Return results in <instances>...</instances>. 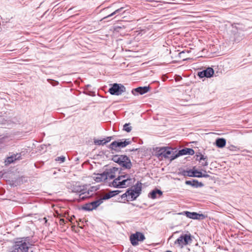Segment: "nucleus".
Returning a JSON list of instances; mask_svg holds the SVG:
<instances>
[{
	"label": "nucleus",
	"instance_id": "nucleus-1",
	"mask_svg": "<svg viewBox=\"0 0 252 252\" xmlns=\"http://www.w3.org/2000/svg\"><path fill=\"white\" fill-rule=\"evenodd\" d=\"M33 241L30 236L15 238L12 245L9 248L8 252H29L33 246Z\"/></svg>",
	"mask_w": 252,
	"mask_h": 252
},
{
	"label": "nucleus",
	"instance_id": "nucleus-2",
	"mask_svg": "<svg viewBox=\"0 0 252 252\" xmlns=\"http://www.w3.org/2000/svg\"><path fill=\"white\" fill-rule=\"evenodd\" d=\"M112 160L125 169H130L132 167L130 159L126 155H114L112 157Z\"/></svg>",
	"mask_w": 252,
	"mask_h": 252
},
{
	"label": "nucleus",
	"instance_id": "nucleus-3",
	"mask_svg": "<svg viewBox=\"0 0 252 252\" xmlns=\"http://www.w3.org/2000/svg\"><path fill=\"white\" fill-rule=\"evenodd\" d=\"M173 150V149L170 147H162L160 149L156 156L159 159L160 158H164L165 159H170V161H171L173 160H171L172 156L176 154Z\"/></svg>",
	"mask_w": 252,
	"mask_h": 252
},
{
	"label": "nucleus",
	"instance_id": "nucleus-4",
	"mask_svg": "<svg viewBox=\"0 0 252 252\" xmlns=\"http://www.w3.org/2000/svg\"><path fill=\"white\" fill-rule=\"evenodd\" d=\"M87 187V185H84L83 186H75L73 187L72 191L79 193L78 198H76V200L78 202H80L81 201L84 200L87 198V196L86 195Z\"/></svg>",
	"mask_w": 252,
	"mask_h": 252
},
{
	"label": "nucleus",
	"instance_id": "nucleus-5",
	"mask_svg": "<svg viewBox=\"0 0 252 252\" xmlns=\"http://www.w3.org/2000/svg\"><path fill=\"white\" fill-rule=\"evenodd\" d=\"M192 239L190 234H184L181 235L174 242L175 245L183 248L184 246L189 245L192 242Z\"/></svg>",
	"mask_w": 252,
	"mask_h": 252
},
{
	"label": "nucleus",
	"instance_id": "nucleus-6",
	"mask_svg": "<svg viewBox=\"0 0 252 252\" xmlns=\"http://www.w3.org/2000/svg\"><path fill=\"white\" fill-rule=\"evenodd\" d=\"M126 91V87L121 84L114 83L109 89L111 94L120 95Z\"/></svg>",
	"mask_w": 252,
	"mask_h": 252
},
{
	"label": "nucleus",
	"instance_id": "nucleus-7",
	"mask_svg": "<svg viewBox=\"0 0 252 252\" xmlns=\"http://www.w3.org/2000/svg\"><path fill=\"white\" fill-rule=\"evenodd\" d=\"M130 243L133 246L139 245V242H143L145 239L144 235L140 232L131 234L129 237Z\"/></svg>",
	"mask_w": 252,
	"mask_h": 252
},
{
	"label": "nucleus",
	"instance_id": "nucleus-8",
	"mask_svg": "<svg viewBox=\"0 0 252 252\" xmlns=\"http://www.w3.org/2000/svg\"><path fill=\"white\" fill-rule=\"evenodd\" d=\"M115 178L112 182V186L116 188H124L130 186L132 182L130 181L129 179H124L121 180H117Z\"/></svg>",
	"mask_w": 252,
	"mask_h": 252
},
{
	"label": "nucleus",
	"instance_id": "nucleus-9",
	"mask_svg": "<svg viewBox=\"0 0 252 252\" xmlns=\"http://www.w3.org/2000/svg\"><path fill=\"white\" fill-rule=\"evenodd\" d=\"M181 214L186 216L187 218L193 220H202L205 219L206 216L202 214H198L196 212H190L189 211H184Z\"/></svg>",
	"mask_w": 252,
	"mask_h": 252
},
{
	"label": "nucleus",
	"instance_id": "nucleus-10",
	"mask_svg": "<svg viewBox=\"0 0 252 252\" xmlns=\"http://www.w3.org/2000/svg\"><path fill=\"white\" fill-rule=\"evenodd\" d=\"M194 154V151L191 148H185L180 150L175 155L172 156L171 160H174L181 156L189 155H193Z\"/></svg>",
	"mask_w": 252,
	"mask_h": 252
},
{
	"label": "nucleus",
	"instance_id": "nucleus-11",
	"mask_svg": "<svg viewBox=\"0 0 252 252\" xmlns=\"http://www.w3.org/2000/svg\"><path fill=\"white\" fill-rule=\"evenodd\" d=\"M214 70L212 67H208L202 71L198 72L197 75L201 78L203 77L210 78L213 76Z\"/></svg>",
	"mask_w": 252,
	"mask_h": 252
},
{
	"label": "nucleus",
	"instance_id": "nucleus-12",
	"mask_svg": "<svg viewBox=\"0 0 252 252\" xmlns=\"http://www.w3.org/2000/svg\"><path fill=\"white\" fill-rule=\"evenodd\" d=\"M150 88L149 87H139L134 89L132 90V94L134 95H137L138 94L142 95L147 93L150 90Z\"/></svg>",
	"mask_w": 252,
	"mask_h": 252
},
{
	"label": "nucleus",
	"instance_id": "nucleus-13",
	"mask_svg": "<svg viewBox=\"0 0 252 252\" xmlns=\"http://www.w3.org/2000/svg\"><path fill=\"white\" fill-rule=\"evenodd\" d=\"M162 194L163 192L161 190L156 188L150 192L148 196L152 199H155L159 198Z\"/></svg>",
	"mask_w": 252,
	"mask_h": 252
},
{
	"label": "nucleus",
	"instance_id": "nucleus-14",
	"mask_svg": "<svg viewBox=\"0 0 252 252\" xmlns=\"http://www.w3.org/2000/svg\"><path fill=\"white\" fill-rule=\"evenodd\" d=\"M119 171V168L116 167H113L110 168L109 169H106L105 170L106 175L107 176V179L109 178L110 179H115L116 175L115 173L116 172Z\"/></svg>",
	"mask_w": 252,
	"mask_h": 252
},
{
	"label": "nucleus",
	"instance_id": "nucleus-15",
	"mask_svg": "<svg viewBox=\"0 0 252 252\" xmlns=\"http://www.w3.org/2000/svg\"><path fill=\"white\" fill-rule=\"evenodd\" d=\"M187 185H190L192 187L197 188L203 187L204 185L202 182H198L197 180L193 179L192 180H187L185 182Z\"/></svg>",
	"mask_w": 252,
	"mask_h": 252
},
{
	"label": "nucleus",
	"instance_id": "nucleus-16",
	"mask_svg": "<svg viewBox=\"0 0 252 252\" xmlns=\"http://www.w3.org/2000/svg\"><path fill=\"white\" fill-rule=\"evenodd\" d=\"M96 175L97 176L94 179L96 182H105L107 180V176L105 171L102 173L97 174Z\"/></svg>",
	"mask_w": 252,
	"mask_h": 252
},
{
	"label": "nucleus",
	"instance_id": "nucleus-17",
	"mask_svg": "<svg viewBox=\"0 0 252 252\" xmlns=\"http://www.w3.org/2000/svg\"><path fill=\"white\" fill-rule=\"evenodd\" d=\"M126 193H127L129 197H130V200H136V198L139 196L138 194H137L132 189V188L128 189L126 190ZM130 198V197H129Z\"/></svg>",
	"mask_w": 252,
	"mask_h": 252
},
{
	"label": "nucleus",
	"instance_id": "nucleus-18",
	"mask_svg": "<svg viewBox=\"0 0 252 252\" xmlns=\"http://www.w3.org/2000/svg\"><path fill=\"white\" fill-rule=\"evenodd\" d=\"M132 189L133 191L139 196L142 190V184L139 182H137L136 185L133 187V188H132Z\"/></svg>",
	"mask_w": 252,
	"mask_h": 252
},
{
	"label": "nucleus",
	"instance_id": "nucleus-19",
	"mask_svg": "<svg viewBox=\"0 0 252 252\" xmlns=\"http://www.w3.org/2000/svg\"><path fill=\"white\" fill-rule=\"evenodd\" d=\"M226 140L224 138H219L216 140V145L218 148H222L225 146Z\"/></svg>",
	"mask_w": 252,
	"mask_h": 252
},
{
	"label": "nucleus",
	"instance_id": "nucleus-20",
	"mask_svg": "<svg viewBox=\"0 0 252 252\" xmlns=\"http://www.w3.org/2000/svg\"><path fill=\"white\" fill-rule=\"evenodd\" d=\"M124 7H123L118 8L117 10H115L114 12L110 13V14L108 15L107 16H105L103 18V19H104V20L106 19L111 16L116 15V14L119 15V14H121V13H124L125 10H124Z\"/></svg>",
	"mask_w": 252,
	"mask_h": 252
},
{
	"label": "nucleus",
	"instance_id": "nucleus-21",
	"mask_svg": "<svg viewBox=\"0 0 252 252\" xmlns=\"http://www.w3.org/2000/svg\"><path fill=\"white\" fill-rule=\"evenodd\" d=\"M123 140H124V141L121 140L117 141L118 143V145H119V147L120 148H124L130 143V141L128 139H123Z\"/></svg>",
	"mask_w": 252,
	"mask_h": 252
},
{
	"label": "nucleus",
	"instance_id": "nucleus-22",
	"mask_svg": "<svg viewBox=\"0 0 252 252\" xmlns=\"http://www.w3.org/2000/svg\"><path fill=\"white\" fill-rule=\"evenodd\" d=\"M120 175L118 176L116 178L117 180H121V179H128L130 180V181L132 182V179L130 178V175L128 174H125L121 172H119Z\"/></svg>",
	"mask_w": 252,
	"mask_h": 252
},
{
	"label": "nucleus",
	"instance_id": "nucleus-23",
	"mask_svg": "<svg viewBox=\"0 0 252 252\" xmlns=\"http://www.w3.org/2000/svg\"><path fill=\"white\" fill-rule=\"evenodd\" d=\"M98 188L97 187L93 186L91 187L89 189H87V190H86V195L87 196V198H89L90 196H91L93 195V192L96 191Z\"/></svg>",
	"mask_w": 252,
	"mask_h": 252
},
{
	"label": "nucleus",
	"instance_id": "nucleus-24",
	"mask_svg": "<svg viewBox=\"0 0 252 252\" xmlns=\"http://www.w3.org/2000/svg\"><path fill=\"white\" fill-rule=\"evenodd\" d=\"M103 202V199H99L91 203L93 210L95 209Z\"/></svg>",
	"mask_w": 252,
	"mask_h": 252
},
{
	"label": "nucleus",
	"instance_id": "nucleus-25",
	"mask_svg": "<svg viewBox=\"0 0 252 252\" xmlns=\"http://www.w3.org/2000/svg\"><path fill=\"white\" fill-rule=\"evenodd\" d=\"M117 141H114L112 142L108 146V148L112 151H115L116 152H119V150L117 148H119Z\"/></svg>",
	"mask_w": 252,
	"mask_h": 252
},
{
	"label": "nucleus",
	"instance_id": "nucleus-26",
	"mask_svg": "<svg viewBox=\"0 0 252 252\" xmlns=\"http://www.w3.org/2000/svg\"><path fill=\"white\" fill-rule=\"evenodd\" d=\"M83 209L86 211H92L93 210L92 208V205L91 203H88L85 204L82 207Z\"/></svg>",
	"mask_w": 252,
	"mask_h": 252
},
{
	"label": "nucleus",
	"instance_id": "nucleus-27",
	"mask_svg": "<svg viewBox=\"0 0 252 252\" xmlns=\"http://www.w3.org/2000/svg\"><path fill=\"white\" fill-rule=\"evenodd\" d=\"M192 174L190 175L191 177H197V178H201L200 176H199L198 175H199V173H202L201 172L198 171L196 169H195V167H193V171L191 172Z\"/></svg>",
	"mask_w": 252,
	"mask_h": 252
},
{
	"label": "nucleus",
	"instance_id": "nucleus-28",
	"mask_svg": "<svg viewBox=\"0 0 252 252\" xmlns=\"http://www.w3.org/2000/svg\"><path fill=\"white\" fill-rule=\"evenodd\" d=\"M114 196L113 195V193L112 192V191H110L109 192L105 194L103 196V197L101 198V199H103V200H106V199H108L112 197H114Z\"/></svg>",
	"mask_w": 252,
	"mask_h": 252
},
{
	"label": "nucleus",
	"instance_id": "nucleus-29",
	"mask_svg": "<svg viewBox=\"0 0 252 252\" xmlns=\"http://www.w3.org/2000/svg\"><path fill=\"white\" fill-rule=\"evenodd\" d=\"M193 171V168L192 169H190L189 170H184L182 172V174L185 176H189L191 177L190 175L192 174V172Z\"/></svg>",
	"mask_w": 252,
	"mask_h": 252
},
{
	"label": "nucleus",
	"instance_id": "nucleus-30",
	"mask_svg": "<svg viewBox=\"0 0 252 252\" xmlns=\"http://www.w3.org/2000/svg\"><path fill=\"white\" fill-rule=\"evenodd\" d=\"M129 125H130V123L125 124L123 126V130H125L127 132H130L132 128H131V126H129Z\"/></svg>",
	"mask_w": 252,
	"mask_h": 252
},
{
	"label": "nucleus",
	"instance_id": "nucleus-31",
	"mask_svg": "<svg viewBox=\"0 0 252 252\" xmlns=\"http://www.w3.org/2000/svg\"><path fill=\"white\" fill-rule=\"evenodd\" d=\"M104 141H105L104 139H103V140L96 139V140H94V143L95 145H103L105 144H103Z\"/></svg>",
	"mask_w": 252,
	"mask_h": 252
},
{
	"label": "nucleus",
	"instance_id": "nucleus-32",
	"mask_svg": "<svg viewBox=\"0 0 252 252\" xmlns=\"http://www.w3.org/2000/svg\"><path fill=\"white\" fill-rule=\"evenodd\" d=\"M199 158H197V161H199L200 162H201L202 160L207 159V157L204 156V155H202L200 153H199Z\"/></svg>",
	"mask_w": 252,
	"mask_h": 252
},
{
	"label": "nucleus",
	"instance_id": "nucleus-33",
	"mask_svg": "<svg viewBox=\"0 0 252 252\" xmlns=\"http://www.w3.org/2000/svg\"><path fill=\"white\" fill-rule=\"evenodd\" d=\"M16 159L15 158H14L13 157L11 156L10 157H8L7 158L6 162L8 163H11L13 162Z\"/></svg>",
	"mask_w": 252,
	"mask_h": 252
},
{
	"label": "nucleus",
	"instance_id": "nucleus-34",
	"mask_svg": "<svg viewBox=\"0 0 252 252\" xmlns=\"http://www.w3.org/2000/svg\"><path fill=\"white\" fill-rule=\"evenodd\" d=\"M65 157L61 156V157H58L56 159V160H57V161H60L61 162H63L65 161Z\"/></svg>",
	"mask_w": 252,
	"mask_h": 252
},
{
	"label": "nucleus",
	"instance_id": "nucleus-35",
	"mask_svg": "<svg viewBox=\"0 0 252 252\" xmlns=\"http://www.w3.org/2000/svg\"><path fill=\"white\" fill-rule=\"evenodd\" d=\"M112 138H113L112 136H109V137H106L105 139H104L105 141L104 142L103 144H106L107 143L110 142Z\"/></svg>",
	"mask_w": 252,
	"mask_h": 252
},
{
	"label": "nucleus",
	"instance_id": "nucleus-36",
	"mask_svg": "<svg viewBox=\"0 0 252 252\" xmlns=\"http://www.w3.org/2000/svg\"><path fill=\"white\" fill-rule=\"evenodd\" d=\"M203 161L201 162V165L203 166H207L208 165V159L206 160H202Z\"/></svg>",
	"mask_w": 252,
	"mask_h": 252
},
{
	"label": "nucleus",
	"instance_id": "nucleus-37",
	"mask_svg": "<svg viewBox=\"0 0 252 252\" xmlns=\"http://www.w3.org/2000/svg\"><path fill=\"white\" fill-rule=\"evenodd\" d=\"M199 176H200L201 178L204 177V178H208L210 177V175L207 174H203V173H199Z\"/></svg>",
	"mask_w": 252,
	"mask_h": 252
},
{
	"label": "nucleus",
	"instance_id": "nucleus-38",
	"mask_svg": "<svg viewBox=\"0 0 252 252\" xmlns=\"http://www.w3.org/2000/svg\"><path fill=\"white\" fill-rule=\"evenodd\" d=\"M65 223V220L63 219H60L59 220V224L63 225Z\"/></svg>",
	"mask_w": 252,
	"mask_h": 252
},
{
	"label": "nucleus",
	"instance_id": "nucleus-39",
	"mask_svg": "<svg viewBox=\"0 0 252 252\" xmlns=\"http://www.w3.org/2000/svg\"><path fill=\"white\" fill-rule=\"evenodd\" d=\"M127 196H128V195L127 193H126V191L125 193H124L123 194H122L121 195V198L122 199H124L125 198H126L127 197Z\"/></svg>",
	"mask_w": 252,
	"mask_h": 252
},
{
	"label": "nucleus",
	"instance_id": "nucleus-40",
	"mask_svg": "<svg viewBox=\"0 0 252 252\" xmlns=\"http://www.w3.org/2000/svg\"><path fill=\"white\" fill-rule=\"evenodd\" d=\"M113 193V195L115 196L116 195H117L119 193V192H120V191L118 190H113V191H111Z\"/></svg>",
	"mask_w": 252,
	"mask_h": 252
},
{
	"label": "nucleus",
	"instance_id": "nucleus-41",
	"mask_svg": "<svg viewBox=\"0 0 252 252\" xmlns=\"http://www.w3.org/2000/svg\"><path fill=\"white\" fill-rule=\"evenodd\" d=\"M199 153L197 154L196 153V155H195V157H196V158H195V160L197 161V158H199Z\"/></svg>",
	"mask_w": 252,
	"mask_h": 252
},
{
	"label": "nucleus",
	"instance_id": "nucleus-42",
	"mask_svg": "<svg viewBox=\"0 0 252 252\" xmlns=\"http://www.w3.org/2000/svg\"><path fill=\"white\" fill-rule=\"evenodd\" d=\"M110 8V7H106V8H105L103 9L102 11L103 12H105V11H106L107 10H108Z\"/></svg>",
	"mask_w": 252,
	"mask_h": 252
},
{
	"label": "nucleus",
	"instance_id": "nucleus-43",
	"mask_svg": "<svg viewBox=\"0 0 252 252\" xmlns=\"http://www.w3.org/2000/svg\"><path fill=\"white\" fill-rule=\"evenodd\" d=\"M185 51H182L179 53L180 56H181L182 54H185Z\"/></svg>",
	"mask_w": 252,
	"mask_h": 252
},
{
	"label": "nucleus",
	"instance_id": "nucleus-44",
	"mask_svg": "<svg viewBox=\"0 0 252 252\" xmlns=\"http://www.w3.org/2000/svg\"><path fill=\"white\" fill-rule=\"evenodd\" d=\"M172 252V251H166V252Z\"/></svg>",
	"mask_w": 252,
	"mask_h": 252
}]
</instances>
